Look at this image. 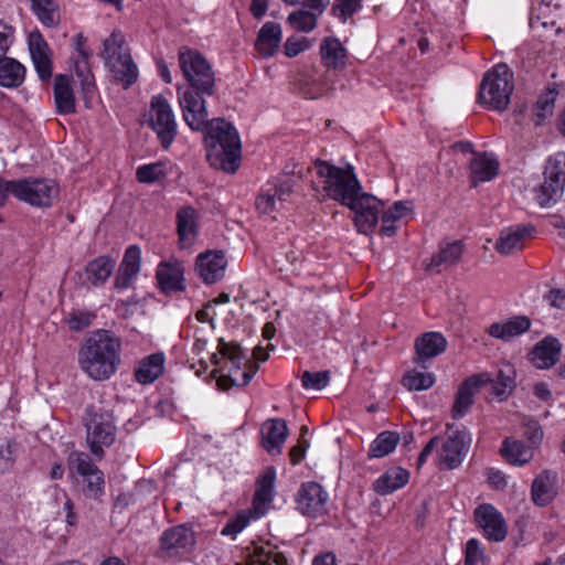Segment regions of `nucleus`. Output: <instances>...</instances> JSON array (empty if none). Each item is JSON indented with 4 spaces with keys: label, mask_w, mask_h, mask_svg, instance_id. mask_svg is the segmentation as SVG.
<instances>
[{
    "label": "nucleus",
    "mask_w": 565,
    "mask_h": 565,
    "mask_svg": "<svg viewBox=\"0 0 565 565\" xmlns=\"http://www.w3.org/2000/svg\"><path fill=\"white\" fill-rule=\"evenodd\" d=\"M267 11V0H252L250 12L256 19H260Z\"/></svg>",
    "instance_id": "obj_62"
},
{
    "label": "nucleus",
    "mask_w": 565,
    "mask_h": 565,
    "mask_svg": "<svg viewBox=\"0 0 565 565\" xmlns=\"http://www.w3.org/2000/svg\"><path fill=\"white\" fill-rule=\"evenodd\" d=\"M558 93L557 84L553 83L540 95L534 109L535 117L537 118V125H540L547 116L553 115Z\"/></svg>",
    "instance_id": "obj_42"
},
{
    "label": "nucleus",
    "mask_w": 565,
    "mask_h": 565,
    "mask_svg": "<svg viewBox=\"0 0 565 565\" xmlns=\"http://www.w3.org/2000/svg\"><path fill=\"white\" fill-rule=\"evenodd\" d=\"M206 148L209 160L216 157L220 160L221 168L226 172H235L238 169L241 160V140L235 127L222 119L206 121Z\"/></svg>",
    "instance_id": "obj_4"
},
{
    "label": "nucleus",
    "mask_w": 565,
    "mask_h": 565,
    "mask_svg": "<svg viewBox=\"0 0 565 565\" xmlns=\"http://www.w3.org/2000/svg\"><path fill=\"white\" fill-rule=\"evenodd\" d=\"M483 388H488L491 394L494 393V380L488 372L473 374L461 382L451 407L452 418H462L472 406L475 396Z\"/></svg>",
    "instance_id": "obj_12"
},
{
    "label": "nucleus",
    "mask_w": 565,
    "mask_h": 565,
    "mask_svg": "<svg viewBox=\"0 0 565 565\" xmlns=\"http://www.w3.org/2000/svg\"><path fill=\"white\" fill-rule=\"evenodd\" d=\"M399 443V435L395 431L385 430L377 435V437L370 445L367 457L383 458L390 455Z\"/></svg>",
    "instance_id": "obj_38"
},
{
    "label": "nucleus",
    "mask_w": 565,
    "mask_h": 565,
    "mask_svg": "<svg viewBox=\"0 0 565 565\" xmlns=\"http://www.w3.org/2000/svg\"><path fill=\"white\" fill-rule=\"evenodd\" d=\"M29 50L39 76L41 79H49L52 76V62L49 56V45L39 31L30 33Z\"/></svg>",
    "instance_id": "obj_25"
},
{
    "label": "nucleus",
    "mask_w": 565,
    "mask_h": 565,
    "mask_svg": "<svg viewBox=\"0 0 565 565\" xmlns=\"http://www.w3.org/2000/svg\"><path fill=\"white\" fill-rule=\"evenodd\" d=\"M557 473L544 470L535 477L531 487L532 501L537 507L548 505L557 495Z\"/></svg>",
    "instance_id": "obj_23"
},
{
    "label": "nucleus",
    "mask_w": 565,
    "mask_h": 565,
    "mask_svg": "<svg viewBox=\"0 0 565 565\" xmlns=\"http://www.w3.org/2000/svg\"><path fill=\"white\" fill-rule=\"evenodd\" d=\"M196 536L192 526L179 524L162 532L157 556L163 561L181 562L195 548Z\"/></svg>",
    "instance_id": "obj_7"
},
{
    "label": "nucleus",
    "mask_w": 565,
    "mask_h": 565,
    "mask_svg": "<svg viewBox=\"0 0 565 565\" xmlns=\"http://www.w3.org/2000/svg\"><path fill=\"white\" fill-rule=\"evenodd\" d=\"M466 565H483L484 564V555L482 550L480 548L479 541L477 539H471L466 544Z\"/></svg>",
    "instance_id": "obj_53"
},
{
    "label": "nucleus",
    "mask_w": 565,
    "mask_h": 565,
    "mask_svg": "<svg viewBox=\"0 0 565 565\" xmlns=\"http://www.w3.org/2000/svg\"><path fill=\"white\" fill-rule=\"evenodd\" d=\"M198 213L192 206L181 207L177 213V230L181 248L190 247L196 236Z\"/></svg>",
    "instance_id": "obj_28"
},
{
    "label": "nucleus",
    "mask_w": 565,
    "mask_h": 565,
    "mask_svg": "<svg viewBox=\"0 0 565 565\" xmlns=\"http://www.w3.org/2000/svg\"><path fill=\"white\" fill-rule=\"evenodd\" d=\"M250 519H253V512L242 511L234 519L230 520L225 526L222 529V535H236L242 532L249 523Z\"/></svg>",
    "instance_id": "obj_51"
},
{
    "label": "nucleus",
    "mask_w": 565,
    "mask_h": 565,
    "mask_svg": "<svg viewBox=\"0 0 565 565\" xmlns=\"http://www.w3.org/2000/svg\"><path fill=\"white\" fill-rule=\"evenodd\" d=\"M25 77L24 66L12 57L0 60V86L6 88L19 87Z\"/></svg>",
    "instance_id": "obj_33"
},
{
    "label": "nucleus",
    "mask_w": 565,
    "mask_h": 565,
    "mask_svg": "<svg viewBox=\"0 0 565 565\" xmlns=\"http://www.w3.org/2000/svg\"><path fill=\"white\" fill-rule=\"evenodd\" d=\"M120 340L107 330H97L78 349L81 370L94 381H106L116 374L120 363Z\"/></svg>",
    "instance_id": "obj_3"
},
{
    "label": "nucleus",
    "mask_w": 565,
    "mask_h": 565,
    "mask_svg": "<svg viewBox=\"0 0 565 565\" xmlns=\"http://www.w3.org/2000/svg\"><path fill=\"white\" fill-rule=\"evenodd\" d=\"M544 181L536 191V201L542 207L557 202L565 186V153L550 157L544 169Z\"/></svg>",
    "instance_id": "obj_9"
},
{
    "label": "nucleus",
    "mask_w": 565,
    "mask_h": 565,
    "mask_svg": "<svg viewBox=\"0 0 565 565\" xmlns=\"http://www.w3.org/2000/svg\"><path fill=\"white\" fill-rule=\"evenodd\" d=\"M323 64L329 68H341L345 65L347 51L335 38H327L320 45Z\"/></svg>",
    "instance_id": "obj_34"
},
{
    "label": "nucleus",
    "mask_w": 565,
    "mask_h": 565,
    "mask_svg": "<svg viewBox=\"0 0 565 565\" xmlns=\"http://www.w3.org/2000/svg\"><path fill=\"white\" fill-rule=\"evenodd\" d=\"M167 175V163L158 161L140 166L136 171L137 180L140 183H153Z\"/></svg>",
    "instance_id": "obj_46"
},
{
    "label": "nucleus",
    "mask_w": 565,
    "mask_h": 565,
    "mask_svg": "<svg viewBox=\"0 0 565 565\" xmlns=\"http://www.w3.org/2000/svg\"><path fill=\"white\" fill-rule=\"evenodd\" d=\"M85 481L87 482V492L96 498L103 493L104 489V476L103 472L95 468L94 471L88 472L86 476H83Z\"/></svg>",
    "instance_id": "obj_54"
},
{
    "label": "nucleus",
    "mask_w": 565,
    "mask_h": 565,
    "mask_svg": "<svg viewBox=\"0 0 565 565\" xmlns=\"http://www.w3.org/2000/svg\"><path fill=\"white\" fill-rule=\"evenodd\" d=\"M54 103L56 111L61 115H71L76 111L71 79L66 75H57L54 79Z\"/></svg>",
    "instance_id": "obj_27"
},
{
    "label": "nucleus",
    "mask_w": 565,
    "mask_h": 565,
    "mask_svg": "<svg viewBox=\"0 0 565 565\" xmlns=\"http://www.w3.org/2000/svg\"><path fill=\"white\" fill-rule=\"evenodd\" d=\"M96 317L94 312L86 310H73L70 312L66 321L68 328L73 331H82L85 328L89 327L92 320Z\"/></svg>",
    "instance_id": "obj_52"
},
{
    "label": "nucleus",
    "mask_w": 565,
    "mask_h": 565,
    "mask_svg": "<svg viewBox=\"0 0 565 565\" xmlns=\"http://www.w3.org/2000/svg\"><path fill=\"white\" fill-rule=\"evenodd\" d=\"M275 484L274 469H267L257 480L256 491L253 499L252 512L253 519H259L266 514L273 501Z\"/></svg>",
    "instance_id": "obj_24"
},
{
    "label": "nucleus",
    "mask_w": 565,
    "mask_h": 565,
    "mask_svg": "<svg viewBox=\"0 0 565 565\" xmlns=\"http://www.w3.org/2000/svg\"><path fill=\"white\" fill-rule=\"evenodd\" d=\"M500 454L510 465L514 466H523L530 462L534 455L532 447L513 438H507L502 443Z\"/></svg>",
    "instance_id": "obj_32"
},
{
    "label": "nucleus",
    "mask_w": 565,
    "mask_h": 565,
    "mask_svg": "<svg viewBox=\"0 0 565 565\" xmlns=\"http://www.w3.org/2000/svg\"><path fill=\"white\" fill-rule=\"evenodd\" d=\"M531 320L525 316H515L505 322L497 323V339L510 340L518 337L530 329Z\"/></svg>",
    "instance_id": "obj_40"
},
{
    "label": "nucleus",
    "mask_w": 565,
    "mask_h": 565,
    "mask_svg": "<svg viewBox=\"0 0 565 565\" xmlns=\"http://www.w3.org/2000/svg\"><path fill=\"white\" fill-rule=\"evenodd\" d=\"M281 26L276 22H266L258 32L255 46L264 57L273 56L281 42Z\"/></svg>",
    "instance_id": "obj_26"
},
{
    "label": "nucleus",
    "mask_w": 565,
    "mask_h": 565,
    "mask_svg": "<svg viewBox=\"0 0 565 565\" xmlns=\"http://www.w3.org/2000/svg\"><path fill=\"white\" fill-rule=\"evenodd\" d=\"M184 266L175 258L159 264L156 273L158 285L166 294L180 292L185 289Z\"/></svg>",
    "instance_id": "obj_18"
},
{
    "label": "nucleus",
    "mask_w": 565,
    "mask_h": 565,
    "mask_svg": "<svg viewBox=\"0 0 565 565\" xmlns=\"http://www.w3.org/2000/svg\"><path fill=\"white\" fill-rule=\"evenodd\" d=\"M12 29L0 22V60L6 56L12 44Z\"/></svg>",
    "instance_id": "obj_59"
},
{
    "label": "nucleus",
    "mask_w": 565,
    "mask_h": 565,
    "mask_svg": "<svg viewBox=\"0 0 565 565\" xmlns=\"http://www.w3.org/2000/svg\"><path fill=\"white\" fill-rule=\"evenodd\" d=\"M475 523L480 527L484 535L494 540V507L490 503H482L475 509Z\"/></svg>",
    "instance_id": "obj_44"
},
{
    "label": "nucleus",
    "mask_w": 565,
    "mask_h": 565,
    "mask_svg": "<svg viewBox=\"0 0 565 565\" xmlns=\"http://www.w3.org/2000/svg\"><path fill=\"white\" fill-rule=\"evenodd\" d=\"M547 298L550 300V303L556 308H562L563 305L565 303V292L561 289L550 291Z\"/></svg>",
    "instance_id": "obj_63"
},
{
    "label": "nucleus",
    "mask_w": 565,
    "mask_h": 565,
    "mask_svg": "<svg viewBox=\"0 0 565 565\" xmlns=\"http://www.w3.org/2000/svg\"><path fill=\"white\" fill-rule=\"evenodd\" d=\"M67 468L71 475L78 473L86 476L88 472L97 468L89 456L83 451H72L67 458Z\"/></svg>",
    "instance_id": "obj_48"
},
{
    "label": "nucleus",
    "mask_w": 565,
    "mask_h": 565,
    "mask_svg": "<svg viewBox=\"0 0 565 565\" xmlns=\"http://www.w3.org/2000/svg\"><path fill=\"white\" fill-rule=\"evenodd\" d=\"M262 445L273 456L280 455L289 430L282 418H270L262 426Z\"/></svg>",
    "instance_id": "obj_19"
},
{
    "label": "nucleus",
    "mask_w": 565,
    "mask_h": 565,
    "mask_svg": "<svg viewBox=\"0 0 565 565\" xmlns=\"http://www.w3.org/2000/svg\"><path fill=\"white\" fill-rule=\"evenodd\" d=\"M288 6H301L308 9H318L324 11L329 4V0H282Z\"/></svg>",
    "instance_id": "obj_60"
},
{
    "label": "nucleus",
    "mask_w": 565,
    "mask_h": 565,
    "mask_svg": "<svg viewBox=\"0 0 565 565\" xmlns=\"http://www.w3.org/2000/svg\"><path fill=\"white\" fill-rule=\"evenodd\" d=\"M362 0H337L334 11L339 12V15L347 20L353 15L361 8Z\"/></svg>",
    "instance_id": "obj_57"
},
{
    "label": "nucleus",
    "mask_w": 565,
    "mask_h": 565,
    "mask_svg": "<svg viewBox=\"0 0 565 565\" xmlns=\"http://www.w3.org/2000/svg\"><path fill=\"white\" fill-rule=\"evenodd\" d=\"M138 274L139 270L120 265L115 278V287L117 289L129 288L136 279V277L138 276Z\"/></svg>",
    "instance_id": "obj_55"
},
{
    "label": "nucleus",
    "mask_w": 565,
    "mask_h": 565,
    "mask_svg": "<svg viewBox=\"0 0 565 565\" xmlns=\"http://www.w3.org/2000/svg\"><path fill=\"white\" fill-rule=\"evenodd\" d=\"M102 56L114 78L125 88L130 87L138 78V67L135 64L125 35L119 30H114L104 41Z\"/></svg>",
    "instance_id": "obj_6"
},
{
    "label": "nucleus",
    "mask_w": 565,
    "mask_h": 565,
    "mask_svg": "<svg viewBox=\"0 0 565 565\" xmlns=\"http://www.w3.org/2000/svg\"><path fill=\"white\" fill-rule=\"evenodd\" d=\"M561 351V342L556 338L547 335L534 345L530 352V361L535 367L546 370L557 363Z\"/></svg>",
    "instance_id": "obj_21"
},
{
    "label": "nucleus",
    "mask_w": 565,
    "mask_h": 565,
    "mask_svg": "<svg viewBox=\"0 0 565 565\" xmlns=\"http://www.w3.org/2000/svg\"><path fill=\"white\" fill-rule=\"evenodd\" d=\"M312 565H337L335 556L332 553L318 555L313 558Z\"/></svg>",
    "instance_id": "obj_64"
},
{
    "label": "nucleus",
    "mask_w": 565,
    "mask_h": 565,
    "mask_svg": "<svg viewBox=\"0 0 565 565\" xmlns=\"http://www.w3.org/2000/svg\"><path fill=\"white\" fill-rule=\"evenodd\" d=\"M86 429L87 444L92 454L102 459L104 447H109L116 438V426L109 412L95 407L87 409Z\"/></svg>",
    "instance_id": "obj_8"
},
{
    "label": "nucleus",
    "mask_w": 565,
    "mask_h": 565,
    "mask_svg": "<svg viewBox=\"0 0 565 565\" xmlns=\"http://www.w3.org/2000/svg\"><path fill=\"white\" fill-rule=\"evenodd\" d=\"M470 446V438L463 430H455L446 437H433L419 454L417 463L423 466L430 454L436 449L437 465L441 469L452 470L458 468Z\"/></svg>",
    "instance_id": "obj_5"
},
{
    "label": "nucleus",
    "mask_w": 565,
    "mask_h": 565,
    "mask_svg": "<svg viewBox=\"0 0 565 565\" xmlns=\"http://www.w3.org/2000/svg\"><path fill=\"white\" fill-rule=\"evenodd\" d=\"M115 262L107 256H99L86 266V278L93 285L104 284L114 270Z\"/></svg>",
    "instance_id": "obj_37"
},
{
    "label": "nucleus",
    "mask_w": 565,
    "mask_h": 565,
    "mask_svg": "<svg viewBox=\"0 0 565 565\" xmlns=\"http://www.w3.org/2000/svg\"><path fill=\"white\" fill-rule=\"evenodd\" d=\"M435 383V375L428 372L411 371L403 377V385L409 391H424Z\"/></svg>",
    "instance_id": "obj_47"
},
{
    "label": "nucleus",
    "mask_w": 565,
    "mask_h": 565,
    "mask_svg": "<svg viewBox=\"0 0 565 565\" xmlns=\"http://www.w3.org/2000/svg\"><path fill=\"white\" fill-rule=\"evenodd\" d=\"M494 177V161L487 153H477L470 163V179L473 186Z\"/></svg>",
    "instance_id": "obj_36"
},
{
    "label": "nucleus",
    "mask_w": 565,
    "mask_h": 565,
    "mask_svg": "<svg viewBox=\"0 0 565 565\" xmlns=\"http://www.w3.org/2000/svg\"><path fill=\"white\" fill-rule=\"evenodd\" d=\"M75 50L79 54L81 60H74L72 68L79 82L83 98L88 107V102L96 90V84L88 62L92 51L86 47V38L81 33L75 36Z\"/></svg>",
    "instance_id": "obj_15"
},
{
    "label": "nucleus",
    "mask_w": 565,
    "mask_h": 565,
    "mask_svg": "<svg viewBox=\"0 0 565 565\" xmlns=\"http://www.w3.org/2000/svg\"><path fill=\"white\" fill-rule=\"evenodd\" d=\"M309 447V443L307 439L299 440L298 445L294 446L290 449L289 457L292 465H298L303 458L307 448Z\"/></svg>",
    "instance_id": "obj_61"
},
{
    "label": "nucleus",
    "mask_w": 565,
    "mask_h": 565,
    "mask_svg": "<svg viewBox=\"0 0 565 565\" xmlns=\"http://www.w3.org/2000/svg\"><path fill=\"white\" fill-rule=\"evenodd\" d=\"M322 12L318 9H299L288 15L287 23L296 31L307 33L317 26V19Z\"/></svg>",
    "instance_id": "obj_39"
},
{
    "label": "nucleus",
    "mask_w": 565,
    "mask_h": 565,
    "mask_svg": "<svg viewBox=\"0 0 565 565\" xmlns=\"http://www.w3.org/2000/svg\"><path fill=\"white\" fill-rule=\"evenodd\" d=\"M20 452V445L13 439H7L0 444V473L13 470Z\"/></svg>",
    "instance_id": "obj_45"
},
{
    "label": "nucleus",
    "mask_w": 565,
    "mask_h": 565,
    "mask_svg": "<svg viewBox=\"0 0 565 565\" xmlns=\"http://www.w3.org/2000/svg\"><path fill=\"white\" fill-rule=\"evenodd\" d=\"M292 194L289 179L268 182L259 192L255 206L260 214L271 215L280 211Z\"/></svg>",
    "instance_id": "obj_14"
},
{
    "label": "nucleus",
    "mask_w": 565,
    "mask_h": 565,
    "mask_svg": "<svg viewBox=\"0 0 565 565\" xmlns=\"http://www.w3.org/2000/svg\"><path fill=\"white\" fill-rule=\"evenodd\" d=\"M533 227L515 225L503 228L497 241V252L509 256L521 252L525 247V242L532 235Z\"/></svg>",
    "instance_id": "obj_20"
},
{
    "label": "nucleus",
    "mask_w": 565,
    "mask_h": 565,
    "mask_svg": "<svg viewBox=\"0 0 565 565\" xmlns=\"http://www.w3.org/2000/svg\"><path fill=\"white\" fill-rule=\"evenodd\" d=\"M447 340L445 337L435 331L426 332L415 340L416 364H424L427 360L436 358L445 352Z\"/></svg>",
    "instance_id": "obj_22"
},
{
    "label": "nucleus",
    "mask_w": 565,
    "mask_h": 565,
    "mask_svg": "<svg viewBox=\"0 0 565 565\" xmlns=\"http://www.w3.org/2000/svg\"><path fill=\"white\" fill-rule=\"evenodd\" d=\"M310 46L307 38L290 36L287 39L284 45L285 55L288 57H295Z\"/></svg>",
    "instance_id": "obj_56"
},
{
    "label": "nucleus",
    "mask_w": 565,
    "mask_h": 565,
    "mask_svg": "<svg viewBox=\"0 0 565 565\" xmlns=\"http://www.w3.org/2000/svg\"><path fill=\"white\" fill-rule=\"evenodd\" d=\"M179 65L189 87H178L179 104L183 119L192 130H200L207 121V108L203 95L212 96L215 74L207 60L198 51L181 47Z\"/></svg>",
    "instance_id": "obj_2"
},
{
    "label": "nucleus",
    "mask_w": 565,
    "mask_h": 565,
    "mask_svg": "<svg viewBox=\"0 0 565 565\" xmlns=\"http://www.w3.org/2000/svg\"><path fill=\"white\" fill-rule=\"evenodd\" d=\"M315 169L322 180L327 195L354 212V222L360 233L366 234L375 227L383 202L372 194L362 192L351 166L340 168L318 159L315 162Z\"/></svg>",
    "instance_id": "obj_1"
},
{
    "label": "nucleus",
    "mask_w": 565,
    "mask_h": 565,
    "mask_svg": "<svg viewBox=\"0 0 565 565\" xmlns=\"http://www.w3.org/2000/svg\"><path fill=\"white\" fill-rule=\"evenodd\" d=\"M217 350L218 353L223 358H226L233 365V369L230 371V374L227 375L232 385H247L250 382L254 374L249 372L239 373L242 367L246 364V355L243 353L241 347L236 343L225 342L223 339H220Z\"/></svg>",
    "instance_id": "obj_16"
},
{
    "label": "nucleus",
    "mask_w": 565,
    "mask_h": 565,
    "mask_svg": "<svg viewBox=\"0 0 565 565\" xmlns=\"http://www.w3.org/2000/svg\"><path fill=\"white\" fill-rule=\"evenodd\" d=\"M408 482V472L403 468H394L374 482L376 493L385 495L404 487Z\"/></svg>",
    "instance_id": "obj_35"
},
{
    "label": "nucleus",
    "mask_w": 565,
    "mask_h": 565,
    "mask_svg": "<svg viewBox=\"0 0 565 565\" xmlns=\"http://www.w3.org/2000/svg\"><path fill=\"white\" fill-rule=\"evenodd\" d=\"M305 390L321 391L330 382V371H305L300 376Z\"/></svg>",
    "instance_id": "obj_49"
},
{
    "label": "nucleus",
    "mask_w": 565,
    "mask_h": 565,
    "mask_svg": "<svg viewBox=\"0 0 565 565\" xmlns=\"http://www.w3.org/2000/svg\"><path fill=\"white\" fill-rule=\"evenodd\" d=\"M148 124L161 146L168 149L178 134V124L171 105L163 96L157 95L151 98Z\"/></svg>",
    "instance_id": "obj_11"
},
{
    "label": "nucleus",
    "mask_w": 565,
    "mask_h": 565,
    "mask_svg": "<svg viewBox=\"0 0 565 565\" xmlns=\"http://www.w3.org/2000/svg\"><path fill=\"white\" fill-rule=\"evenodd\" d=\"M32 9L39 20L45 26H55L60 21V13L57 4L54 0H30Z\"/></svg>",
    "instance_id": "obj_43"
},
{
    "label": "nucleus",
    "mask_w": 565,
    "mask_h": 565,
    "mask_svg": "<svg viewBox=\"0 0 565 565\" xmlns=\"http://www.w3.org/2000/svg\"><path fill=\"white\" fill-rule=\"evenodd\" d=\"M328 493L317 482L302 483L296 494V509L305 516L320 518L327 513Z\"/></svg>",
    "instance_id": "obj_13"
},
{
    "label": "nucleus",
    "mask_w": 565,
    "mask_h": 565,
    "mask_svg": "<svg viewBox=\"0 0 565 565\" xmlns=\"http://www.w3.org/2000/svg\"><path fill=\"white\" fill-rule=\"evenodd\" d=\"M166 358L161 352L152 353L139 363L135 371V377L140 384H151L159 379L164 371Z\"/></svg>",
    "instance_id": "obj_30"
},
{
    "label": "nucleus",
    "mask_w": 565,
    "mask_h": 565,
    "mask_svg": "<svg viewBox=\"0 0 565 565\" xmlns=\"http://www.w3.org/2000/svg\"><path fill=\"white\" fill-rule=\"evenodd\" d=\"M462 253L463 244L461 241L443 243L440 244L439 253L431 257L426 269L439 273L443 267L447 268L456 264L461 258Z\"/></svg>",
    "instance_id": "obj_31"
},
{
    "label": "nucleus",
    "mask_w": 565,
    "mask_h": 565,
    "mask_svg": "<svg viewBox=\"0 0 565 565\" xmlns=\"http://www.w3.org/2000/svg\"><path fill=\"white\" fill-rule=\"evenodd\" d=\"M514 90V75L505 63L497 64V111L508 109Z\"/></svg>",
    "instance_id": "obj_29"
},
{
    "label": "nucleus",
    "mask_w": 565,
    "mask_h": 565,
    "mask_svg": "<svg viewBox=\"0 0 565 565\" xmlns=\"http://www.w3.org/2000/svg\"><path fill=\"white\" fill-rule=\"evenodd\" d=\"M140 263H141L140 248L137 245H131L126 249L120 265L130 267V268H135L140 271Z\"/></svg>",
    "instance_id": "obj_58"
},
{
    "label": "nucleus",
    "mask_w": 565,
    "mask_h": 565,
    "mask_svg": "<svg viewBox=\"0 0 565 565\" xmlns=\"http://www.w3.org/2000/svg\"><path fill=\"white\" fill-rule=\"evenodd\" d=\"M516 386L515 370L509 363H503L497 372V401L507 399Z\"/></svg>",
    "instance_id": "obj_41"
},
{
    "label": "nucleus",
    "mask_w": 565,
    "mask_h": 565,
    "mask_svg": "<svg viewBox=\"0 0 565 565\" xmlns=\"http://www.w3.org/2000/svg\"><path fill=\"white\" fill-rule=\"evenodd\" d=\"M226 264L223 252L206 250L196 257L195 270L205 284H214L224 276Z\"/></svg>",
    "instance_id": "obj_17"
},
{
    "label": "nucleus",
    "mask_w": 565,
    "mask_h": 565,
    "mask_svg": "<svg viewBox=\"0 0 565 565\" xmlns=\"http://www.w3.org/2000/svg\"><path fill=\"white\" fill-rule=\"evenodd\" d=\"M479 104L487 106L489 109L493 108L494 102V67L488 70L480 84L478 94Z\"/></svg>",
    "instance_id": "obj_50"
},
{
    "label": "nucleus",
    "mask_w": 565,
    "mask_h": 565,
    "mask_svg": "<svg viewBox=\"0 0 565 565\" xmlns=\"http://www.w3.org/2000/svg\"><path fill=\"white\" fill-rule=\"evenodd\" d=\"M11 194L33 206H51L57 195V186L49 179H21L10 181Z\"/></svg>",
    "instance_id": "obj_10"
}]
</instances>
